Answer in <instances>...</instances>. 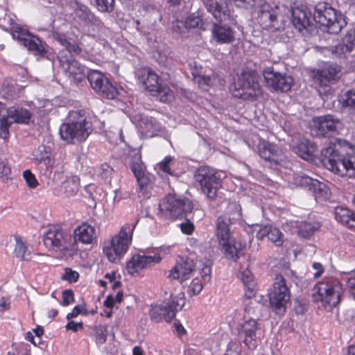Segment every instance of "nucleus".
Here are the masks:
<instances>
[{"instance_id": "obj_1", "label": "nucleus", "mask_w": 355, "mask_h": 355, "mask_svg": "<svg viewBox=\"0 0 355 355\" xmlns=\"http://www.w3.org/2000/svg\"><path fill=\"white\" fill-rule=\"evenodd\" d=\"M93 130L92 123L87 120L84 110L69 112L68 121L63 123L59 130L60 137L68 144L83 142Z\"/></svg>"}, {"instance_id": "obj_2", "label": "nucleus", "mask_w": 355, "mask_h": 355, "mask_svg": "<svg viewBox=\"0 0 355 355\" xmlns=\"http://www.w3.org/2000/svg\"><path fill=\"white\" fill-rule=\"evenodd\" d=\"M12 35L21 45L35 57L37 60L46 59L52 63L56 58L53 49L37 35L33 34L19 24L12 26Z\"/></svg>"}, {"instance_id": "obj_3", "label": "nucleus", "mask_w": 355, "mask_h": 355, "mask_svg": "<svg viewBox=\"0 0 355 355\" xmlns=\"http://www.w3.org/2000/svg\"><path fill=\"white\" fill-rule=\"evenodd\" d=\"M319 159L324 167L335 174L342 177H352L354 174L355 164L352 159L343 157L335 145H329L322 149Z\"/></svg>"}, {"instance_id": "obj_4", "label": "nucleus", "mask_w": 355, "mask_h": 355, "mask_svg": "<svg viewBox=\"0 0 355 355\" xmlns=\"http://www.w3.org/2000/svg\"><path fill=\"white\" fill-rule=\"evenodd\" d=\"M314 10L313 20L330 34H338L347 24L344 15L326 2L318 3Z\"/></svg>"}, {"instance_id": "obj_5", "label": "nucleus", "mask_w": 355, "mask_h": 355, "mask_svg": "<svg viewBox=\"0 0 355 355\" xmlns=\"http://www.w3.org/2000/svg\"><path fill=\"white\" fill-rule=\"evenodd\" d=\"M257 10L258 20L263 29L272 32L284 29L286 18L284 15V6L261 1Z\"/></svg>"}, {"instance_id": "obj_6", "label": "nucleus", "mask_w": 355, "mask_h": 355, "mask_svg": "<svg viewBox=\"0 0 355 355\" xmlns=\"http://www.w3.org/2000/svg\"><path fill=\"white\" fill-rule=\"evenodd\" d=\"M232 95L243 100H253L260 93L259 76L254 70L245 69L230 85Z\"/></svg>"}, {"instance_id": "obj_7", "label": "nucleus", "mask_w": 355, "mask_h": 355, "mask_svg": "<svg viewBox=\"0 0 355 355\" xmlns=\"http://www.w3.org/2000/svg\"><path fill=\"white\" fill-rule=\"evenodd\" d=\"M135 227V225L131 227L129 224H126L111 241L105 242L103 252L110 261L118 262L127 252L132 241V232Z\"/></svg>"}, {"instance_id": "obj_8", "label": "nucleus", "mask_w": 355, "mask_h": 355, "mask_svg": "<svg viewBox=\"0 0 355 355\" xmlns=\"http://www.w3.org/2000/svg\"><path fill=\"white\" fill-rule=\"evenodd\" d=\"M193 209V203L189 198L175 193H168L159 204L161 214L171 219L187 216L191 213Z\"/></svg>"}, {"instance_id": "obj_9", "label": "nucleus", "mask_w": 355, "mask_h": 355, "mask_svg": "<svg viewBox=\"0 0 355 355\" xmlns=\"http://www.w3.org/2000/svg\"><path fill=\"white\" fill-rule=\"evenodd\" d=\"M194 178L207 198L215 200L218 191L222 186L220 173L211 166L203 165L196 170Z\"/></svg>"}, {"instance_id": "obj_10", "label": "nucleus", "mask_w": 355, "mask_h": 355, "mask_svg": "<svg viewBox=\"0 0 355 355\" xmlns=\"http://www.w3.org/2000/svg\"><path fill=\"white\" fill-rule=\"evenodd\" d=\"M342 286L334 279H327L318 283L313 288L312 300L314 302H321L323 305L336 306L340 300Z\"/></svg>"}, {"instance_id": "obj_11", "label": "nucleus", "mask_w": 355, "mask_h": 355, "mask_svg": "<svg viewBox=\"0 0 355 355\" xmlns=\"http://www.w3.org/2000/svg\"><path fill=\"white\" fill-rule=\"evenodd\" d=\"M138 81L146 90L157 96L162 102H167L173 98L171 89L160 83L159 76L150 69H143L137 72Z\"/></svg>"}, {"instance_id": "obj_12", "label": "nucleus", "mask_w": 355, "mask_h": 355, "mask_svg": "<svg viewBox=\"0 0 355 355\" xmlns=\"http://www.w3.org/2000/svg\"><path fill=\"white\" fill-rule=\"evenodd\" d=\"M185 304L183 293L178 295H171L168 300H164L160 304H153L150 310L151 319L155 322L165 320L171 322Z\"/></svg>"}, {"instance_id": "obj_13", "label": "nucleus", "mask_w": 355, "mask_h": 355, "mask_svg": "<svg viewBox=\"0 0 355 355\" xmlns=\"http://www.w3.org/2000/svg\"><path fill=\"white\" fill-rule=\"evenodd\" d=\"M290 297L285 279L282 275H277L272 287L268 292L270 305L276 314L282 315L286 312Z\"/></svg>"}, {"instance_id": "obj_14", "label": "nucleus", "mask_w": 355, "mask_h": 355, "mask_svg": "<svg viewBox=\"0 0 355 355\" xmlns=\"http://www.w3.org/2000/svg\"><path fill=\"white\" fill-rule=\"evenodd\" d=\"M341 121L331 114H325L312 119L311 132L315 137H331L343 129Z\"/></svg>"}, {"instance_id": "obj_15", "label": "nucleus", "mask_w": 355, "mask_h": 355, "mask_svg": "<svg viewBox=\"0 0 355 355\" xmlns=\"http://www.w3.org/2000/svg\"><path fill=\"white\" fill-rule=\"evenodd\" d=\"M232 212H227L218 216L216 222L215 234L219 242L229 241L232 237V225L241 220V207L233 204L230 207Z\"/></svg>"}, {"instance_id": "obj_16", "label": "nucleus", "mask_w": 355, "mask_h": 355, "mask_svg": "<svg viewBox=\"0 0 355 355\" xmlns=\"http://www.w3.org/2000/svg\"><path fill=\"white\" fill-rule=\"evenodd\" d=\"M45 246L55 251L67 250L72 247V236L58 225L50 227L44 234Z\"/></svg>"}, {"instance_id": "obj_17", "label": "nucleus", "mask_w": 355, "mask_h": 355, "mask_svg": "<svg viewBox=\"0 0 355 355\" xmlns=\"http://www.w3.org/2000/svg\"><path fill=\"white\" fill-rule=\"evenodd\" d=\"M263 75L267 86L277 92H288L294 83L292 76L282 74L275 71L272 67H266Z\"/></svg>"}, {"instance_id": "obj_18", "label": "nucleus", "mask_w": 355, "mask_h": 355, "mask_svg": "<svg viewBox=\"0 0 355 355\" xmlns=\"http://www.w3.org/2000/svg\"><path fill=\"white\" fill-rule=\"evenodd\" d=\"M291 22L293 26L302 35L311 31L313 24V15L304 5L292 7Z\"/></svg>"}, {"instance_id": "obj_19", "label": "nucleus", "mask_w": 355, "mask_h": 355, "mask_svg": "<svg viewBox=\"0 0 355 355\" xmlns=\"http://www.w3.org/2000/svg\"><path fill=\"white\" fill-rule=\"evenodd\" d=\"M340 77V67L334 63L325 64L320 69L313 71V82L320 87L334 84Z\"/></svg>"}, {"instance_id": "obj_20", "label": "nucleus", "mask_w": 355, "mask_h": 355, "mask_svg": "<svg viewBox=\"0 0 355 355\" xmlns=\"http://www.w3.org/2000/svg\"><path fill=\"white\" fill-rule=\"evenodd\" d=\"M257 148L259 156L262 159L269 161L272 166H285L286 163V157L277 146L262 141L259 144Z\"/></svg>"}, {"instance_id": "obj_21", "label": "nucleus", "mask_w": 355, "mask_h": 355, "mask_svg": "<svg viewBox=\"0 0 355 355\" xmlns=\"http://www.w3.org/2000/svg\"><path fill=\"white\" fill-rule=\"evenodd\" d=\"M257 324V320L250 318L243 324H240L237 327L239 340L245 343L249 349L256 347Z\"/></svg>"}, {"instance_id": "obj_22", "label": "nucleus", "mask_w": 355, "mask_h": 355, "mask_svg": "<svg viewBox=\"0 0 355 355\" xmlns=\"http://www.w3.org/2000/svg\"><path fill=\"white\" fill-rule=\"evenodd\" d=\"M196 265L193 259L186 257L182 258L180 261L170 270L168 278L178 279L183 282L189 279L194 272Z\"/></svg>"}, {"instance_id": "obj_23", "label": "nucleus", "mask_w": 355, "mask_h": 355, "mask_svg": "<svg viewBox=\"0 0 355 355\" xmlns=\"http://www.w3.org/2000/svg\"><path fill=\"white\" fill-rule=\"evenodd\" d=\"M161 257L159 254L147 256L146 254H135L128 262L126 270L128 273L134 275L139 270L150 266L152 264L159 263Z\"/></svg>"}, {"instance_id": "obj_24", "label": "nucleus", "mask_w": 355, "mask_h": 355, "mask_svg": "<svg viewBox=\"0 0 355 355\" xmlns=\"http://www.w3.org/2000/svg\"><path fill=\"white\" fill-rule=\"evenodd\" d=\"M355 51V28L347 31L342 40V42L331 47V52L338 58H347Z\"/></svg>"}, {"instance_id": "obj_25", "label": "nucleus", "mask_w": 355, "mask_h": 355, "mask_svg": "<svg viewBox=\"0 0 355 355\" xmlns=\"http://www.w3.org/2000/svg\"><path fill=\"white\" fill-rule=\"evenodd\" d=\"M95 238L96 230L94 227L88 223H83L73 231L72 247L78 241L85 244L92 243Z\"/></svg>"}, {"instance_id": "obj_26", "label": "nucleus", "mask_w": 355, "mask_h": 355, "mask_svg": "<svg viewBox=\"0 0 355 355\" xmlns=\"http://www.w3.org/2000/svg\"><path fill=\"white\" fill-rule=\"evenodd\" d=\"M203 4L207 12L211 14L218 21H222L228 18V8L222 1L204 0Z\"/></svg>"}, {"instance_id": "obj_27", "label": "nucleus", "mask_w": 355, "mask_h": 355, "mask_svg": "<svg viewBox=\"0 0 355 355\" xmlns=\"http://www.w3.org/2000/svg\"><path fill=\"white\" fill-rule=\"evenodd\" d=\"M294 152L299 157L306 161H313L317 157V147L313 142L302 138L294 147Z\"/></svg>"}, {"instance_id": "obj_28", "label": "nucleus", "mask_w": 355, "mask_h": 355, "mask_svg": "<svg viewBox=\"0 0 355 355\" xmlns=\"http://www.w3.org/2000/svg\"><path fill=\"white\" fill-rule=\"evenodd\" d=\"M256 227H259L256 235L257 239L263 240L265 237H268L277 246L282 245L283 234L278 228L271 225L261 226L259 225H256Z\"/></svg>"}, {"instance_id": "obj_29", "label": "nucleus", "mask_w": 355, "mask_h": 355, "mask_svg": "<svg viewBox=\"0 0 355 355\" xmlns=\"http://www.w3.org/2000/svg\"><path fill=\"white\" fill-rule=\"evenodd\" d=\"M6 115L12 119V123L29 125L34 121L32 113L28 110L19 106L9 107Z\"/></svg>"}, {"instance_id": "obj_30", "label": "nucleus", "mask_w": 355, "mask_h": 355, "mask_svg": "<svg viewBox=\"0 0 355 355\" xmlns=\"http://www.w3.org/2000/svg\"><path fill=\"white\" fill-rule=\"evenodd\" d=\"M219 243L222 246L225 257L230 260L236 261L243 254V250L245 244L241 242H233L232 238L227 241H221Z\"/></svg>"}, {"instance_id": "obj_31", "label": "nucleus", "mask_w": 355, "mask_h": 355, "mask_svg": "<svg viewBox=\"0 0 355 355\" xmlns=\"http://www.w3.org/2000/svg\"><path fill=\"white\" fill-rule=\"evenodd\" d=\"M212 34L214 39L220 44H229L234 40V31L227 25L214 23L213 24Z\"/></svg>"}, {"instance_id": "obj_32", "label": "nucleus", "mask_w": 355, "mask_h": 355, "mask_svg": "<svg viewBox=\"0 0 355 355\" xmlns=\"http://www.w3.org/2000/svg\"><path fill=\"white\" fill-rule=\"evenodd\" d=\"M130 167L141 189L147 184L148 178L145 175L144 167L141 157L135 156L134 159L130 163Z\"/></svg>"}, {"instance_id": "obj_33", "label": "nucleus", "mask_w": 355, "mask_h": 355, "mask_svg": "<svg viewBox=\"0 0 355 355\" xmlns=\"http://www.w3.org/2000/svg\"><path fill=\"white\" fill-rule=\"evenodd\" d=\"M75 15L80 23L84 24H94L96 21V17L89 8L87 6L80 3H76Z\"/></svg>"}, {"instance_id": "obj_34", "label": "nucleus", "mask_w": 355, "mask_h": 355, "mask_svg": "<svg viewBox=\"0 0 355 355\" xmlns=\"http://www.w3.org/2000/svg\"><path fill=\"white\" fill-rule=\"evenodd\" d=\"M318 202H323L329 199L331 191L328 187L323 182L316 180L312 189L310 190Z\"/></svg>"}, {"instance_id": "obj_35", "label": "nucleus", "mask_w": 355, "mask_h": 355, "mask_svg": "<svg viewBox=\"0 0 355 355\" xmlns=\"http://www.w3.org/2000/svg\"><path fill=\"white\" fill-rule=\"evenodd\" d=\"M100 90L96 92L103 98L114 99L119 94L117 88L105 77V80L101 81Z\"/></svg>"}, {"instance_id": "obj_36", "label": "nucleus", "mask_w": 355, "mask_h": 355, "mask_svg": "<svg viewBox=\"0 0 355 355\" xmlns=\"http://www.w3.org/2000/svg\"><path fill=\"white\" fill-rule=\"evenodd\" d=\"M55 39L71 56H77L81 53L82 49L73 40L67 39L65 36L60 35H58Z\"/></svg>"}, {"instance_id": "obj_37", "label": "nucleus", "mask_w": 355, "mask_h": 355, "mask_svg": "<svg viewBox=\"0 0 355 355\" xmlns=\"http://www.w3.org/2000/svg\"><path fill=\"white\" fill-rule=\"evenodd\" d=\"M321 227V223L318 221L302 222L298 227L299 234L304 238L311 237L316 231Z\"/></svg>"}, {"instance_id": "obj_38", "label": "nucleus", "mask_w": 355, "mask_h": 355, "mask_svg": "<svg viewBox=\"0 0 355 355\" xmlns=\"http://www.w3.org/2000/svg\"><path fill=\"white\" fill-rule=\"evenodd\" d=\"M354 214V211L343 207H336L334 212L335 219L346 226H348Z\"/></svg>"}, {"instance_id": "obj_39", "label": "nucleus", "mask_w": 355, "mask_h": 355, "mask_svg": "<svg viewBox=\"0 0 355 355\" xmlns=\"http://www.w3.org/2000/svg\"><path fill=\"white\" fill-rule=\"evenodd\" d=\"M105 76L98 71H90L87 73V79L89 82V84L92 88L96 92V90H100L101 87H99L101 81L105 80Z\"/></svg>"}, {"instance_id": "obj_40", "label": "nucleus", "mask_w": 355, "mask_h": 355, "mask_svg": "<svg viewBox=\"0 0 355 355\" xmlns=\"http://www.w3.org/2000/svg\"><path fill=\"white\" fill-rule=\"evenodd\" d=\"M142 124L144 125V126L143 127L144 130H145L147 134L151 136H153L157 132L159 131V125L154 119H149L147 117L143 118L141 120V126L142 125Z\"/></svg>"}, {"instance_id": "obj_41", "label": "nucleus", "mask_w": 355, "mask_h": 355, "mask_svg": "<svg viewBox=\"0 0 355 355\" xmlns=\"http://www.w3.org/2000/svg\"><path fill=\"white\" fill-rule=\"evenodd\" d=\"M15 240L16 243L14 249L15 256L21 260H28V259L26 257V254L28 251L26 243L22 241L20 236H16Z\"/></svg>"}, {"instance_id": "obj_42", "label": "nucleus", "mask_w": 355, "mask_h": 355, "mask_svg": "<svg viewBox=\"0 0 355 355\" xmlns=\"http://www.w3.org/2000/svg\"><path fill=\"white\" fill-rule=\"evenodd\" d=\"M295 183L301 187H303L309 191L312 189L316 180L313 179L308 175L302 174H296L294 178Z\"/></svg>"}, {"instance_id": "obj_43", "label": "nucleus", "mask_w": 355, "mask_h": 355, "mask_svg": "<svg viewBox=\"0 0 355 355\" xmlns=\"http://www.w3.org/2000/svg\"><path fill=\"white\" fill-rule=\"evenodd\" d=\"M96 337V343L98 345H102L105 343L108 334L107 327L105 325L95 326L91 333Z\"/></svg>"}, {"instance_id": "obj_44", "label": "nucleus", "mask_w": 355, "mask_h": 355, "mask_svg": "<svg viewBox=\"0 0 355 355\" xmlns=\"http://www.w3.org/2000/svg\"><path fill=\"white\" fill-rule=\"evenodd\" d=\"M0 180L6 184H8L12 180L11 168L7 161L0 162Z\"/></svg>"}, {"instance_id": "obj_45", "label": "nucleus", "mask_w": 355, "mask_h": 355, "mask_svg": "<svg viewBox=\"0 0 355 355\" xmlns=\"http://www.w3.org/2000/svg\"><path fill=\"white\" fill-rule=\"evenodd\" d=\"M203 25L204 23L202 18L199 15H196L195 14H191L188 16L184 21V26L188 29L199 28L205 30Z\"/></svg>"}, {"instance_id": "obj_46", "label": "nucleus", "mask_w": 355, "mask_h": 355, "mask_svg": "<svg viewBox=\"0 0 355 355\" xmlns=\"http://www.w3.org/2000/svg\"><path fill=\"white\" fill-rule=\"evenodd\" d=\"M64 192L69 196H73L77 193L79 189V179L78 177H72L68 179L63 185Z\"/></svg>"}, {"instance_id": "obj_47", "label": "nucleus", "mask_w": 355, "mask_h": 355, "mask_svg": "<svg viewBox=\"0 0 355 355\" xmlns=\"http://www.w3.org/2000/svg\"><path fill=\"white\" fill-rule=\"evenodd\" d=\"M8 117L6 114H3L2 117H0V137L6 139L8 137L9 128L12 122L8 121Z\"/></svg>"}, {"instance_id": "obj_48", "label": "nucleus", "mask_w": 355, "mask_h": 355, "mask_svg": "<svg viewBox=\"0 0 355 355\" xmlns=\"http://www.w3.org/2000/svg\"><path fill=\"white\" fill-rule=\"evenodd\" d=\"M96 8L101 12H111L114 10V0H95Z\"/></svg>"}, {"instance_id": "obj_49", "label": "nucleus", "mask_w": 355, "mask_h": 355, "mask_svg": "<svg viewBox=\"0 0 355 355\" xmlns=\"http://www.w3.org/2000/svg\"><path fill=\"white\" fill-rule=\"evenodd\" d=\"M343 107H352L355 106V92L349 90L345 93L340 100Z\"/></svg>"}, {"instance_id": "obj_50", "label": "nucleus", "mask_w": 355, "mask_h": 355, "mask_svg": "<svg viewBox=\"0 0 355 355\" xmlns=\"http://www.w3.org/2000/svg\"><path fill=\"white\" fill-rule=\"evenodd\" d=\"M200 265L202 266L200 271L202 278L205 282H209L211 273V261L206 260L205 262H200Z\"/></svg>"}, {"instance_id": "obj_51", "label": "nucleus", "mask_w": 355, "mask_h": 355, "mask_svg": "<svg viewBox=\"0 0 355 355\" xmlns=\"http://www.w3.org/2000/svg\"><path fill=\"white\" fill-rule=\"evenodd\" d=\"M23 177L29 188L35 189L37 187L38 182L35 175L30 170H25L23 172Z\"/></svg>"}, {"instance_id": "obj_52", "label": "nucleus", "mask_w": 355, "mask_h": 355, "mask_svg": "<svg viewBox=\"0 0 355 355\" xmlns=\"http://www.w3.org/2000/svg\"><path fill=\"white\" fill-rule=\"evenodd\" d=\"M79 273L77 271L73 270L70 268L64 269V273L62 275L61 279L67 280L69 283H74L78 280Z\"/></svg>"}, {"instance_id": "obj_53", "label": "nucleus", "mask_w": 355, "mask_h": 355, "mask_svg": "<svg viewBox=\"0 0 355 355\" xmlns=\"http://www.w3.org/2000/svg\"><path fill=\"white\" fill-rule=\"evenodd\" d=\"M293 309L297 314H304L308 309V304L305 300L295 299L293 302Z\"/></svg>"}, {"instance_id": "obj_54", "label": "nucleus", "mask_w": 355, "mask_h": 355, "mask_svg": "<svg viewBox=\"0 0 355 355\" xmlns=\"http://www.w3.org/2000/svg\"><path fill=\"white\" fill-rule=\"evenodd\" d=\"M345 280L350 295L355 300V272L347 276Z\"/></svg>"}, {"instance_id": "obj_55", "label": "nucleus", "mask_w": 355, "mask_h": 355, "mask_svg": "<svg viewBox=\"0 0 355 355\" xmlns=\"http://www.w3.org/2000/svg\"><path fill=\"white\" fill-rule=\"evenodd\" d=\"M87 312L85 309V304H80L76 306L71 313L67 315V319L70 320L71 318L77 317L79 314L87 315Z\"/></svg>"}, {"instance_id": "obj_56", "label": "nucleus", "mask_w": 355, "mask_h": 355, "mask_svg": "<svg viewBox=\"0 0 355 355\" xmlns=\"http://www.w3.org/2000/svg\"><path fill=\"white\" fill-rule=\"evenodd\" d=\"M63 306H68L74 302V293L71 289L64 290L62 293Z\"/></svg>"}, {"instance_id": "obj_57", "label": "nucleus", "mask_w": 355, "mask_h": 355, "mask_svg": "<svg viewBox=\"0 0 355 355\" xmlns=\"http://www.w3.org/2000/svg\"><path fill=\"white\" fill-rule=\"evenodd\" d=\"M46 146H42L39 147V150L41 152L40 155L36 158V160L39 162V163H44L46 166L48 165H51V159L50 157L46 155L47 152L46 150Z\"/></svg>"}, {"instance_id": "obj_58", "label": "nucleus", "mask_w": 355, "mask_h": 355, "mask_svg": "<svg viewBox=\"0 0 355 355\" xmlns=\"http://www.w3.org/2000/svg\"><path fill=\"white\" fill-rule=\"evenodd\" d=\"M240 278L244 284V286H248L250 283L255 284L252 274L250 270L246 269L241 272Z\"/></svg>"}, {"instance_id": "obj_59", "label": "nucleus", "mask_w": 355, "mask_h": 355, "mask_svg": "<svg viewBox=\"0 0 355 355\" xmlns=\"http://www.w3.org/2000/svg\"><path fill=\"white\" fill-rule=\"evenodd\" d=\"M173 159V157L166 156L164 159L159 164V168L164 173H166L172 176L174 175L173 173L171 171L169 164Z\"/></svg>"}, {"instance_id": "obj_60", "label": "nucleus", "mask_w": 355, "mask_h": 355, "mask_svg": "<svg viewBox=\"0 0 355 355\" xmlns=\"http://www.w3.org/2000/svg\"><path fill=\"white\" fill-rule=\"evenodd\" d=\"M183 217L186 218L187 222L180 224L181 231L185 234L190 235L194 231V225L191 222L189 215L187 216H184Z\"/></svg>"}, {"instance_id": "obj_61", "label": "nucleus", "mask_w": 355, "mask_h": 355, "mask_svg": "<svg viewBox=\"0 0 355 355\" xmlns=\"http://www.w3.org/2000/svg\"><path fill=\"white\" fill-rule=\"evenodd\" d=\"M112 171V168L107 163L102 164L99 167V175L105 180H107L110 177Z\"/></svg>"}, {"instance_id": "obj_62", "label": "nucleus", "mask_w": 355, "mask_h": 355, "mask_svg": "<svg viewBox=\"0 0 355 355\" xmlns=\"http://www.w3.org/2000/svg\"><path fill=\"white\" fill-rule=\"evenodd\" d=\"M223 355H241L238 345L236 343H230Z\"/></svg>"}, {"instance_id": "obj_63", "label": "nucleus", "mask_w": 355, "mask_h": 355, "mask_svg": "<svg viewBox=\"0 0 355 355\" xmlns=\"http://www.w3.org/2000/svg\"><path fill=\"white\" fill-rule=\"evenodd\" d=\"M200 87L209 86L211 84V78L209 76H198L195 78Z\"/></svg>"}, {"instance_id": "obj_64", "label": "nucleus", "mask_w": 355, "mask_h": 355, "mask_svg": "<svg viewBox=\"0 0 355 355\" xmlns=\"http://www.w3.org/2000/svg\"><path fill=\"white\" fill-rule=\"evenodd\" d=\"M65 327L67 330L77 332L79 329L83 328V323L82 322H76L73 320H71L66 324Z\"/></svg>"}]
</instances>
